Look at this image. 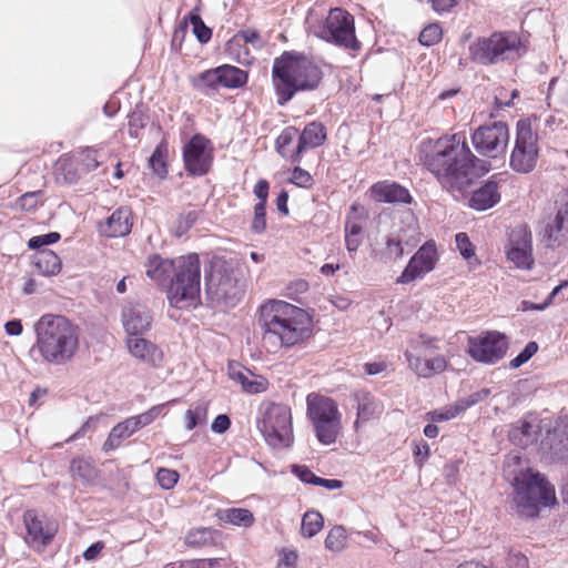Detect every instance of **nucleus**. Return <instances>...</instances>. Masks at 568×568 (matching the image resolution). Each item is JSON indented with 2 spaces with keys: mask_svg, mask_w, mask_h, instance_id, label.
<instances>
[{
  "mask_svg": "<svg viewBox=\"0 0 568 568\" xmlns=\"http://www.w3.org/2000/svg\"><path fill=\"white\" fill-rule=\"evenodd\" d=\"M419 160L442 187L449 192H460L469 186L478 176V166L483 172L489 170L487 163L471 152L464 132L424 140L419 148Z\"/></svg>",
  "mask_w": 568,
  "mask_h": 568,
  "instance_id": "1",
  "label": "nucleus"
},
{
  "mask_svg": "<svg viewBox=\"0 0 568 568\" xmlns=\"http://www.w3.org/2000/svg\"><path fill=\"white\" fill-rule=\"evenodd\" d=\"M146 276L159 283H165L173 274L168 286V300L175 308L194 304L201 293V262L197 254L180 256L176 260L163 258L159 254L148 257Z\"/></svg>",
  "mask_w": 568,
  "mask_h": 568,
  "instance_id": "2",
  "label": "nucleus"
},
{
  "mask_svg": "<svg viewBox=\"0 0 568 568\" xmlns=\"http://www.w3.org/2000/svg\"><path fill=\"white\" fill-rule=\"evenodd\" d=\"M34 333L29 355L36 363L64 365L79 349V327L63 315H42L34 323Z\"/></svg>",
  "mask_w": 568,
  "mask_h": 568,
  "instance_id": "3",
  "label": "nucleus"
},
{
  "mask_svg": "<svg viewBox=\"0 0 568 568\" xmlns=\"http://www.w3.org/2000/svg\"><path fill=\"white\" fill-rule=\"evenodd\" d=\"M257 323L262 329L263 343L274 349L292 347L304 342L312 333L308 313L283 301L262 305Z\"/></svg>",
  "mask_w": 568,
  "mask_h": 568,
  "instance_id": "4",
  "label": "nucleus"
},
{
  "mask_svg": "<svg viewBox=\"0 0 568 568\" xmlns=\"http://www.w3.org/2000/svg\"><path fill=\"white\" fill-rule=\"evenodd\" d=\"M323 75L322 68L305 53L282 52L273 60L271 73L277 105H286L298 92L316 90Z\"/></svg>",
  "mask_w": 568,
  "mask_h": 568,
  "instance_id": "5",
  "label": "nucleus"
},
{
  "mask_svg": "<svg viewBox=\"0 0 568 568\" xmlns=\"http://www.w3.org/2000/svg\"><path fill=\"white\" fill-rule=\"evenodd\" d=\"M513 486L516 510L523 518H538L542 507L558 504L555 486L539 471L528 468L515 477Z\"/></svg>",
  "mask_w": 568,
  "mask_h": 568,
  "instance_id": "6",
  "label": "nucleus"
},
{
  "mask_svg": "<svg viewBox=\"0 0 568 568\" xmlns=\"http://www.w3.org/2000/svg\"><path fill=\"white\" fill-rule=\"evenodd\" d=\"M468 50L470 60L480 65L515 61L526 52L520 37L514 31H495L489 37H478Z\"/></svg>",
  "mask_w": 568,
  "mask_h": 568,
  "instance_id": "7",
  "label": "nucleus"
},
{
  "mask_svg": "<svg viewBox=\"0 0 568 568\" xmlns=\"http://www.w3.org/2000/svg\"><path fill=\"white\" fill-rule=\"evenodd\" d=\"M205 293L217 306L234 307L245 293V282L227 263H214L204 270Z\"/></svg>",
  "mask_w": 568,
  "mask_h": 568,
  "instance_id": "8",
  "label": "nucleus"
},
{
  "mask_svg": "<svg viewBox=\"0 0 568 568\" xmlns=\"http://www.w3.org/2000/svg\"><path fill=\"white\" fill-rule=\"evenodd\" d=\"M306 415L321 444L331 445L336 442L341 427V414L333 398L316 393L308 394Z\"/></svg>",
  "mask_w": 568,
  "mask_h": 568,
  "instance_id": "9",
  "label": "nucleus"
},
{
  "mask_svg": "<svg viewBox=\"0 0 568 568\" xmlns=\"http://www.w3.org/2000/svg\"><path fill=\"white\" fill-rule=\"evenodd\" d=\"M257 428L273 448H288L294 442L292 413L285 404H267L257 422Z\"/></svg>",
  "mask_w": 568,
  "mask_h": 568,
  "instance_id": "10",
  "label": "nucleus"
},
{
  "mask_svg": "<svg viewBox=\"0 0 568 568\" xmlns=\"http://www.w3.org/2000/svg\"><path fill=\"white\" fill-rule=\"evenodd\" d=\"M317 36L344 50L359 51L361 41L355 34L354 17L343 8H333L318 27Z\"/></svg>",
  "mask_w": 568,
  "mask_h": 568,
  "instance_id": "11",
  "label": "nucleus"
},
{
  "mask_svg": "<svg viewBox=\"0 0 568 568\" xmlns=\"http://www.w3.org/2000/svg\"><path fill=\"white\" fill-rule=\"evenodd\" d=\"M538 158V136L532 132L530 120L520 119L516 124V139L509 166L517 173L527 174L535 170Z\"/></svg>",
  "mask_w": 568,
  "mask_h": 568,
  "instance_id": "12",
  "label": "nucleus"
},
{
  "mask_svg": "<svg viewBox=\"0 0 568 568\" xmlns=\"http://www.w3.org/2000/svg\"><path fill=\"white\" fill-rule=\"evenodd\" d=\"M508 349V337L498 331H486L468 336L467 354L477 363L494 365L503 359Z\"/></svg>",
  "mask_w": 568,
  "mask_h": 568,
  "instance_id": "13",
  "label": "nucleus"
},
{
  "mask_svg": "<svg viewBox=\"0 0 568 568\" xmlns=\"http://www.w3.org/2000/svg\"><path fill=\"white\" fill-rule=\"evenodd\" d=\"M470 140L478 154L495 159L507 149L509 129L505 122L494 121L474 130Z\"/></svg>",
  "mask_w": 568,
  "mask_h": 568,
  "instance_id": "14",
  "label": "nucleus"
},
{
  "mask_svg": "<svg viewBox=\"0 0 568 568\" xmlns=\"http://www.w3.org/2000/svg\"><path fill=\"white\" fill-rule=\"evenodd\" d=\"M182 159L187 175L207 174L214 159L212 141L201 133L193 134L182 149Z\"/></svg>",
  "mask_w": 568,
  "mask_h": 568,
  "instance_id": "15",
  "label": "nucleus"
},
{
  "mask_svg": "<svg viewBox=\"0 0 568 568\" xmlns=\"http://www.w3.org/2000/svg\"><path fill=\"white\" fill-rule=\"evenodd\" d=\"M165 408V404L152 406L149 410L131 416L112 427L102 446L104 453H110L120 447L122 440L131 437L135 432L150 425Z\"/></svg>",
  "mask_w": 568,
  "mask_h": 568,
  "instance_id": "16",
  "label": "nucleus"
},
{
  "mask_svg": "<svg viewBox=\"0 0 568 568\" xmlns=\"http://www.w3.org/2000/svg\"><path fill=\"white\" fill-rule=\"evenodd\" d=\"M23 524L27 530L26 542L37 550L49 545L58 531L57 524L36 509L24 511Z\"/></svg>",
  "mask_w": 568,
  "mask_h": 568,
  "instance_id": "17",
  "label": "nucleus"
},
{
  "mask_svg": "<svg viewBox=\"0 0 568 568\" xmlns=\"http://www.w3.org/2000/svg\"><path fill=\"white\" fill-rule=\"evenodd\" d=\"M506 256L517 268L529 271L535 264L532 256V234L527 225L511 230L506 246Z\"/></svg>",
  "mask_w": 568,
  "mask_h": 568,
  "instance_id": "18",
  "label": "nucleus"
},
{
  "mask_svg": "<svg viewBox=\"0 0 568 568\" xmlns=\"http://www.w3.org/2000/svg\"><path fill=\"white\" fill-rule=\"evenodd\" d=\"M537 234L547 248H557L568 241V203L560 205L555 214L542 219Z\"/></svg>",
  "mask_w": 568,
  "mask_h": 568,
  "instance_id": "19",
  "label": "nucleus"
},
{
  "mask_svg": "<svg viewBox=\"0 0 568 568\" xmlns=\"http://www.w3.org/2000/svg\"><path fill=\"white\" fill-rule=\"evenodd\" d=\"M438 260L437 248L434 241L425 242L410 257L408 264L397 278L398 284H408L435 268Z\"/></svg>",
  "mask_w": 568,
  "mask_h": 568,
  "instance_id": "20",
  "label": "nucleus"
},
{
  "mask_svg": "<svg viewBox=\"0 0 568 568\" xmlns=\"http://www.w3.org/2000/svg\"><path fill=\"white\" fill-rule=\"evenodd\" d=\"M122 323L128 336H142L151 327L150 310L142 303H128L122 310Z\"/></svg>",
  "mask_w": 568,
  "mask_h": 568,
  "instance_id": "21",
  "label": "nucleus"
},
{
  "mask_svg": "<svg viewBox=\"0 0 568 568\" xmlns=\"http://www.w3.org/2000/svg\"><path fill=\"white\" fill-rule=\"evenodd\" d=\"M372 197L377 202L389 204H410L414 199L407 187L396 181H378L371 189Z\"/></svg>",
  "mask_w": 568,
  "mask_h": 568,
  "instance_id": "22",
  "label": "nucleus"
},
{
  "mask_svg": "<svg viewBox=\"0 0 568 568\" xmlns=\"http://www.w3.org/2000/svg\"><path fill=\"white\" fill-rule=\"evenodd\" d=\"M132 226V210L128 206H120L106 217L104 223H100L99 232L106 237H123L131 233Z\"/></svg>",
  "mask_w": 568,
  "mask_h": 568,
  "instance_id": "23",
  "label": "nucleus"
},
{
  "mask_svg": "<svg viewBox=\"0 0 568 568\" xmlns=\"http://www.w3.org/2000/svg\"><path fill=\"white\" fill-rule=\"evenodd\" d=\"M499 176L500 174L491 175L478 189L471 192V195L468 200L469 207L476 211H486L499 203Z\"/></svg>",
  "mask_w": 568,
  "mask_h": 568,
  "instance_id": "24",
  "label": "nucleus"
},
{
  "mask_svg": "<svg viewBox=\"0 0 568 568\" xmlns=\"http://www.w3.org/2000/svg\"><path fill=\"white\" fill-rule=\"evenodd\" d=\"M298 141L295 151L290 155L292 163H298L306 148H317L326 141V129L317 121L308 123L303 131L298 132Z\"/></svg>",
  "mask_w": 568,
  "mask_h": 568,
  "instance_id": "25",
  "label": "nucleus"
},
{
  "mask_svg": "<svg viewBox=\"0 0 568 568\" xmlns=\"http://www.w3.org/2000/svg\"><path fill=\"white\" fill-rule=\"evenodd\" d=\"M126 346L133 357L151 366H158L163 359V353L158 345L142 336H129Z\"/></svg>",
  "mask_w": 568,
  "mask_h": 568,
  "instance_id": "26",
  "label": "nucleus"
},
{
  "mask_svg": "<svg viewBox=\"0 0 568 568\" xmlns=\"http://www.w3.org/2000/svg\"><path fill=\"white\" fill-rule=\"evenodd\" d=\"M32 264L38 273L44 276L57 275L62 267V261L52 250L36 252L32 256Z\"/></svg>",
  "mask_w": 568,
  "mask_h": 568,
  "instance_id": "27",
  "label": "nucleus"
},
{
  "mask_svg": "<svg viewBox=\"0 0 568 568\" xmlns=\"http://www.w3.org/2000/svg\"><path fill=\"white\" fill-rule=\"evenodd\" d=\"M538 427L528 420H518L509 430V439L513 444L526 448L538 438Z\"/></svg>",
  "mask_w": 568,
  "mask_h": 568,
  "instance_id": "28",
  "label": "nucleus"
},
{
  "mask_svg": "<svg viewBox=\"0 0 568 568\" xmlns=\"http://www.w3.org/2000/svg\"><path fill=\"white\" fill-rule=\"evenodd\" d=\"M220 521L239 527H251L254 524V516L250 509L246 508H226L220 509L216 513Z\"/></svg>",
  "mask_w": 568,
  "mask_h": 568,
  "instance_id": "29",
  "label": "nucleus"
},
{
  "mask_svg": "<svg viewBox=\"0 0 568 568\" xmlns=\"http://www.w3.org/2000/svg\"><path fill=\"white\" fill-rule=\"evenodd\" d=\"M221 87L227 89H239L246 84L247 72L231 64H222L219 67Z\"/></svg>",
  "mask_w": 568,
  "mask_h": 568,
  "instance_id": "30",
  "label": "nucleus"
},
{
  "mask_svg": "<svg viewBox=\"0 0 568 568\" xmlns=\"http://www.w3.org/2000/svg\"><path fill=\"white\" fill-rule=\"evenodd\" d=\"M73 478H78L84 485H91L98 478V470L92 463L83 457L73 458L70 464Z\"/></svg>",
  "mask_w": 568,
  "mask_h": 568,
  "instance_id": "31",
  "label": "nucleus"
},
{
  "mask_svg": "<svg viewBox=\"0 0 568 568\" xmlns=\"http://www.w3.org/2000/svg\"><path fill=\"white\" fill-rule=\"evenodd\" d=\"M220 531L212 528H197L187 532L185 542L190 547L213 546L220 539Z\"/></svg>",
  "mask_w": 568,
  "mask_h": 568,
  "instance_id": "32",
  "label": "nucleus"
},
{
  "mask_svg": "<svg viewBox=\"0 0 568 568\" xmlns=\"http://www.w3.org/2000/svg\"><path fill=\"white\" fill-rule=\"evenodd\" d=\"M168 143L160 142L149 158V168L154 175L164 180L168 176Z\"/></svg>",
  "mask_w": 568,
  "mask_h": 568,
  "instance_id": "33",
  "label": "nucleus"
},
{
  "mask_svg": "<svg viewBox=\"0 0 568 568\" xmlns=\"http://www.w3.org/2000/svg\"><path fill=\"white\" fill-rule=\"evenodd\" d=\"M354 400L357 404V419L354 425L357 427L359 420L367 422L376 414L377 404L369 393L363 390L354 394Z\"/></svg>",
  "mask_w": 568,
  "mask_h": 568,
  "instance_id": "34",
  "label": "nucleus"
},
{
  "mask_svg": "<svg viewBox=\"0 0 568 568\" xmlns=\"http://www.w3.org/2000/svg\"><path fill=\"white\" fill-rule=\"evenodd\" d=\"M193 87L206 95H210L212 92L216 91L217 88L221 87L219 67L200 73L199 77L193 81Z\"/></svg>",
  "mask_w": 568,
  "mask_h": 568,
  "instance_id": "35",
  "label": "nucleus"
},
{
  "mask_svg": "<svg viewBox=\"0 0 568 568\" xmlns=\"http://www.w3.org/2000/svg\"><path fill=\"white\" fill-rule=\"evenodd\" d=\"M231 378L241 384L244 392L248 394H260L266 390L267 382L258 376L251 378L247 373L237 371L230 374Z\"/></svg>",
  "mask_w": 568,
  "mask_h": 568,
  "instance_id": "36",
  "label": "nucleus"
},
{
  "mask_svg": "<svg viewBox=\"0 0 568 568\" xmlns=\"http://www.w3.org/2000/svg\"><path fill=\"white\" fill-rule=\"evenodd\" d=\"M185 19L186 23L190 22L192 24L193 34L201 44H206L211 41L212 29L204 23L196 9L191 10Z\"/></svg>",
  "mask_w": 568,
  "mask_h": 568,
  "instance_id": "37",
  "label": "nucleus"
},
{
  "mask_svg": "<svg viewBox=\"0 0 568 568\" xmlns=\"http://www.w3.org/2000/svg\"><path fill=\"white\" fill-rule=\"evenodd\" d=\"M324 526V518L316 510H308L304 514L301 525V534L305 538H312L317 535Z\"/></svg>",
  "mask_w": 568,
  "mask_h": 568,
  "instance_id": "38",
  "label": "nucleus"
},
{
  "mask_svg": "<svg viewBox=\"0 0 568 568\" xmlns=\"http://www.w3.org/2000/svg\"><path fill=\"white\" fill-rule=\"evenodd\" d=\"M345 245L348 252H356L362 244L363 227L359 223L347 217L345 222Z\"/></svg>",
  "mask_w": 568,
  "mask_h": 568,
  "instance_id": "39",
  "label": "nucleus"
},
{
  "mask_svg": "<svg viewBox=\"0 0 568 568\" xmlns=\"http://www.w3.org/2000/svg\"><path fill=\"white\" fill-rule=\"evenodd\" d=\"M346 530L343 526H334L325 538V548L331 551H341L346 545Z\"/></svg>",
  "mask_w": 568,
  "mask_h": 568,
  "instance_id": "40",
  "label": "nucleus"
},
{
  "mask_svg": "<svg viewBox=\"0 0 568 568\" xmlns=\"http://www.w3.org/2000/svg\"><path fill=\"white\" fill-rule=\"evenodd\" d=\"M148 121V114L142 109L136 106L129 114V135L133 139H139L140 131L145 128Z\"/></svg>",
  "mask_w": 568,
  "mask_h": 568,
  "instance_id": "41",
  "label": "nucleus"
},
{
  "mask_svg": "<svg viewBox=\"0 0 568 568\" xmlns=\"http://www.w3.org/2000/svg\"><path fill=\"white\" fill-rule=\"evenodd\" d=\"M443 37V30L439 23H430L426 26L419 33V43L424 47L437 44Z\"/></svg>",
  "mask_w": 568,
  "mask_h": 568,
  "instance_id": "42",
  "label": "nucleus"
},
{
  "mask_svg": "<svg viewBox=\"0 0 568 568\" xmlns=\"http://www.w3.org/2000/svg\"><path fill=\"white\" fill-rule=\"evenodd\" d=\"M199 219V212L195 210L182 212L175 223V236L181 237L185 235L189 230L196 223Z\"/></svg>",
  "mask_w": 568,
  "mask_h": 568,
  "instance_id": "43",
  "label": "nucleus"
},
{
  "mask_svg": "<svg viewBox=\"0 0 568 568\" xmlns=\"http://www.w3.org/2000/svg\"><path fill=\"white\" fill-rule=\"evenodd\" d=\"M61 234L59 232H49L45 234L34 235L29 239L28 247L36 252L45 250L44 247L60 241Z\"/></svg>",
  "mask_w": 568,
  "mask_h": 568,
  "instance_id": "44",
  "label": "nucleus"
},
{
  "mask_svg": "<svg viewBox=\"0 0 568 568\" xmlns=\"http://www.w3.org/2000/svg\"><path fill=\"white\" fill-rule=\"evenodd\" d=\"M298 130L295 126L285 128L275 141V148L278 154L287 156L286 148L298 136Z\"/></svg>",
  "mask_w": 568,
  "mask_h": 568,
  "instance_id": "45",
  "label": "nucleus"
},
{
  "mask_svg": "<svg viewBox=\"0 0 568 568\" xmlns=\"http://www.w3.org/2000/svg\"><path fill=\"white\" fill-rule=\"evenodd\" d=\"M423 354L406 351L405 356L409 367L419 376L427 378L430 376V371L427 369L426 358L422 357Z\"/></svg>",
  "mask_w": 568,
  "mask_h": 568,
  "instance_id": "46",
  "label": "nucleus"
},
{
  "mask_svg": "<svg viewBox=\"0 0 568 568\" xmlns=\"http://www.w3.org/2000/svg\"><path fill=\"white\" fill-rule=\"evenodd\" d=\"M538 351L537 342L530 341L526 344L524 349L509 362V366L513 369L519 368L526 364Z\"/></svg>",
  "mask_w": 568,
  "mask_h": 568,
  "instance_id": "47",
  "label": "nucleus"
},
{
  "mask_svg": "<svg viewBox=\"0 0 568 568\" xmlns=\"http://www.w3.org/2000/svg\"><path fill=\"white\" fill-rule=\"evenodd\" d=\"M266 205L256 203L254 205V217L251 224V230L255 234H262L266 230Z\"/></svg>",
  "mask_w": 568,
  "mask_h": 568,
  "instance_id": "48",
  "label": "nucleus"
},
{
  "mask_svg": "<svg viewBox=\"0 0 568 568\" xmlns=\"http://www.w3.org/2000/svg\"><path fill=\"white\" fill-rule=\"evenodd\" d=\"M384 255L390 261H397L404 255L402 241L393 235L387 236Z\"/></svg>",
  "mask_w": 568,
  "mask_h": 568,
  "instance_id": "49",
  "label": "nucleus"
},
{
  "mask_svg": "<svg viewBox=\"0 0 568 568\" xmlns=\"http://www.w3.org/2000/svg\"><path fill=\"white\" fill-rule=\"evenodd\" d=\"M179 478V473L169 468H160L156 473V480L165 490L173 488L178 484Z\"/></svg>",
  "mask_w": 568,
  "mask_h": 568,
  "instance_id": "50",
  "label": "nucleus"
},
{
  "mask_svg": "<svg viewBox=\"0 0 568 568\" xmlns=\"http://www.w3.org/2000/svg\"><path fill=\"white\" fill-rule=\"evenodd\" d=\"M41 194V191L24 193L16 201V207L27 212L33 211L39 204Z\"/></svg>",
  "mask_w": 568,
  "mask_h": 568,
  "instance_id": "51",
  "label": "nucleus"
},
{
  "mask_svg": "<svg viewBox=\"0 0 568 568\" xmlns=\"http://www.w3.org/2000/svg\"><path fill=\"white\" fill-rule=\"evenodd\" d=\"M455 242L457 250L465 260H469L475 256V246L466 233H457L455 236Z\"/></svg>",
  "mask_w": 568,
  "mask_h": 568,
  "instance_id": "52",
  "label": "nucleus"
},
{
  "mask_svg": "<svg viewBox=\"0 0 568 568\" xmlns=\"http://www.w3.org/2000/svg\"><path fill=\"white\" fill-rule=\"evenodd\" d=\"M292 473L303 483L317 486L320 476L305 465H293Z\"/></svg>",
  "mask_w": 568,
  "mask_h": 568,
  "instance_id": "53",
  "label": "nucleus"
},
{
  "mask_svg": "<svg viewBox=\"0 0 568 568\" xmlns=\"http://www.w3.org/2000/svg\"><path fill=\"white\" fill-rule=\"evenodd\" d=\"M459 415L455 405L447 407L445 410H430L426 413L425 418L433 423L450 420Z\"/></svg>",
  "mask_w": 568,
  "mask_h": 568,
  "instance_id": "54",
  "label": "nucleus"
},
{
  "mask_svg": "<svg viewBox=\"0 0 568 568\" xmlns=\"http://www.w3.org/2000/svg\"><path fill=\"white\" fill-rule=\"evenodd\" d=\"M290 181L300 187H307L311 185L313 178L306 170L295 166Z\"/></svg>",
  "mask_w": 568,
  "mask_h": 568,
  "instance_id": "55",
  "label": "nucleus"
},
{
  "mask_svg": "<svg viewBox=\"0 0 568 568\" xmlns=\"http://www.w3.org/2000/svg\"><path fill=\"white\" fill-rule=\"evenodd\" d=\"M234 39L235 40L241 39L245 43H251V44H253L256 48H262V45H263L260 32L257 30H255V29L240 30L235 34Z\"/></svg>",
  "mask_w": 568,
  "mask_h": 568,
  "instance_id": "56",
  "label": "nucleus"
},
{
  "mask_svg": "<svg viewBox=\"0 0 568 568\" xmlns=\"http://www.w3.org/2000/svg\"><path fill=\"white\" fill-rule=\"evenodd\" d=\"M430 453V448L427 442L420 440L419 443H414V458L415 463L422 467L424 463L428 459Z\"/></svg>",
  "mask_w": 568,
  "mask_h": 568,
  "instance_id": "57",
  "label": "nucleus"
},
{
  "mask_svg": "<svg viewBox=\"0 0 568 568\" xmlns=\"http://www.w3.org/2000/svg\"><path fill=\"white\" fill-rule=\"evenodd\" d=\"M437 342L438 339L435 337H430L426 334H420L413 349L418 354H424L425 351L428 348H437Z\"/></svg>",
  "mask_w": 568,
  "mask_h": 568,
  "instance_id": "58",
  "label": "nucleus"
},
{
  "mask_svg": "<svg viewBox=\"0 0 568 568\" xmlns=\"http://www.w3.org/2000/svg\"><path fill=\"white\" fill-rule=\"evenodd\" d=\"M231 427V419L226 414L217 415L211 424L212 432L216 434H224Z\"/></svg>",
  "mask_w": 568,
  "mask_h": 568,
  "instance_id": "59",
  "label": "nucleus"
},
{
  "mask_svg": "<svg viewBox=\"0 0 568 568\" xmlns=\"http://www.w3.org/2000/svg\"><path fill=\"white\" fill-rule=\"evenodd\" d=\"M268 190H270V183L261 179L257 181V183L254 186L253 193L257 197V203L267 204V197H268Z\"/></svg>",
  "mask_w": 568,
  "mask_h": 568,
  "instance_id": "60",
  "label": "nucleus"
},
{
  "mask_svg": "<svg viewBox=\"0 0 568 568\" xmlns=\"http://www.w3.org/2000/svg\"><path fill=\"white\" fill-rule=\"evenodd\" d=\"M427 369L430 371V376L433 374L442 373L446 369L447 363L444 356L437 355L432 358H426Z\"/></svg>",
  "mask_w": 568,
  "mask_h": 568,
  "instance_id": "61",
  "label": "nucleus"
},
{
  "mask_svg": "<svg viewBox=\"0 0 568 568\" xmlns=\"http://www.w3.org/2000/svg\"><path fill=\"white\" fill-rule=\"evenodd\" d=\"M506 562L508 568H529L527 557L520 552H510Z\"/></svg>",
  "mask_w": 568,
  "mask_h": 568,
  "instance_id": "62",
  "label": "nucleus"
},
{
  "mask_svg": "<svg viewBox=\"0 0 568 568\" xmlns=\"http://www.w3.org/2000/svg\"><path fill=\"white\" fill-rule=\"evenodd\" d=\"M103 548L104 544L102 541L93 542L83 551V558L88 561L95 560Z\"/></svg>",
  "mask_w": 568,
  "mask_h": 568,
  "instance_id": "63",
  "label": "nucleus"
},
{
  "mask_svg": "<svg viewBox=\"0 0 568 568\" xmlns=\"http://www.w3.org/2000/svg\"><path fill=\"white\" fill-rule=\"evenodd\" d=\"M4 331L10 336H19L22 334L23 326L19 318H13L4 324Z\"/></svg>",
  "mask_w": 568,
  "mask_h": 568,
  "instance_id": "64",
  "label": "nucleus"
}]
</instances>
